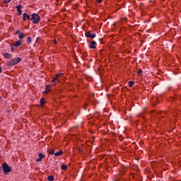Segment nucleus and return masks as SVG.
Segmentation results:
<instances>
[{
    "label": "nucleus",
    "instance_id": "nucleus-19",
    "mask_svg": "<svg viewBox=\"0 0 181 181\" xmlns=\"http://www.w3.org/2000/svg\"><path fill=\"white\" fill-rule=\"evenodd\" d=\"M134 83H135L134 81H129V86L130 87H132V86H134Z\"/></svg>",
    "mask_w": 181,
    "mask_h": 181
},
{
    "label": "nucleus",
    "instance_id": "nucleus-4",
    "mask_svg": "<svg viewBox=\"0 0 181 181\" xmlns=\"http://www.w3.org/2000/svg\"><path fill=\"white\" fill-rule=\"evenodd\" d=\"M85 36L90 39H94L97 35L95 33H93L91 31H88L86 33Z\"/></svg>",
    "mask_w": 181,
    "mask_h": 181
},
{
    "label": "nucleus",
    "instance_id": "nucleus-24",
    "mask_svg": "<svg viewBox=\"0 0 181 181\" xmlns=\"http://www.w3.org/2000/svg\"><path fill=\"white\" fill-rule=\"evenodd\" d=\"M21 30H17L16 32V35H21Z\"/></svg>",
    "mask_w": 181,
    "mask_h": 181
},
{
    "label": "nucleus",
    "instance_id": "nucleus-17",
    "mask_svg": "<svg viewBox=\"0 0 181 181\" xmlns=\"http://www.w3.org/2000/svg\"><path fill=\"white\" fill-rule=\"evenodd\" d=\"M27 43L28 45H30V43H32V37H28V38H27Z\"/></svg>",
    "mask_w": 181,
    "mask_h": 181
},
{
    "label": "nucleus",
    "instance_id": "nucleus-16",
    "mask_svg": "<svg viewBox=\"0 0 181 181\" xmlns=\"http://www.w3.org/2000/svg\"><path fill=\"white\" fill-rule=\"evenodd\" d=\"M47 180L49 181H53V180H54V177H53V175H49L47 177Z\"/></svg>",
    "mask_w": 181,
    "mask_h": 181
},
{
    "label": "nucleus",
    "instance_id": "nucleus-22",
    "mask_svg": "<svg viewBox=\"0 0 181 181\" xmlns=\"http://www.w3.org/2000/svg\"><path fill=\"white\" fill-rule=\"evenodd\" d=\"M87 107H88V104L85 103L83 106L84 110H87Z\"/></svg>",
    "mask_w": 181,
    "mask_h": 181
},
{
    "label": "nucleus",
    "instance_id": "nucleus-21",
    "mask_svg": "<svg viewBox=\"0 0 181 181\" xmlns=\"http://www.w3.org/2000/svg\"><path fill=\"white\" fill-rule=\"evenodd\" d=\"M12 0H4V4H9V2Z\"/></svg>",
    "mask_w": 181,
    "mask_h": 181
},
{
    "label": "nucleus",
    "instance_id": "nucleus-28",
    "mask_svg": "<svg viewBox=\"0 0 181 181\" xmlns=\"http://www.w3.org/2000/svg\"><path fill=\"white\" fill-rule=\"evenodd\" d=\"M11 52H13V47H11Z\"/></svg>",
    "mask_w": 181,
    "mask_h": 181
},
{
    "label": "nucleus",
    "instance_id": "nucleus-27",
    "mask_svg": "<svg viewBox=\"0 0 181 181\" xmlns=\"http://www.w3.org/2000/svg\"><path fill=\"white\" fill-rule=\"evenodd\" d=\"M83 56H84L85 57H87V56H88L87 52L85 53V54H83Z\"/></svg>",
    "mask_w": 181,
    "mask_h": 181
},
{
    "label": "nucleus",
    "instance_id": "nucleus-18",
    "mask_svg": "<svg viewBox=\"0 0 181 181\" xmlns=\"http://www.w3.org/2000/svg\"><path fill=\"white\" fill-rule=\"evenodd\" d=\"M62 170H67V165H62L61 167Z\"/></svg>",
    "mask_w": 181,
    "mask_h": 181
},
{
    "label": "nucleus",
    "instance_id": "nucleus-30",
    "mask_svg": "<svg viewBox=\"0 0 181 181\" xmlns=\"http://www.w3.org/2000/svg\"><path fill=\"white\" fill-rule=\"evenodd\" d=\"M57 42H54V44L56 45Z\"/></svg>",
    "mask_w": 181,
    "mask_h": 181
},
{
    "label": "nucleus",
    "instance_id": "nucleus-11",
    "mask_svg": "<svg viewBox=\"0 0 181 181\" xmlns=\"http://www.w3.org/2000/svg\"><path fill=\"white\" fill-rule=\"evenodd\" d=\"M3 56L4 57H5L6 59H12V55H11V54L8 53V52H4L3 53Z\"/></svg>",
    "mask_w": 181,
    "mask_h": 181
},
{
    "label": "nucleus",
    "instance_id": "nucleus-14",
    "mask_svg": "<svg viewBox=\"0 0 181 181\" xmlns=\"http://www.w3.org/2000/svg\"><path fill=\"white\" fill-rule=\"evenodd\" d=\"M47 152H48L49 155H54V150H53V149L47 150Z\"/></svg>",
    "mask_w": 181,
    "mask_h": 181
},
{
    "label": "nucleus",
    "instance_id": "nucleus-8",
    "mask_svg": "<svg viewBox=\"0 0 181 181\" xmlns=\"http://www.w3.org/2000/svg\"><path fill=\"white\" fill-rule=\"evenodd\" d=\"M22 5L16 6V9L18 11V15L21 16L22 15Z\"/></svg>",
    "mask_w": 181,
    "mask_h": 181
},
{
    "label": "nucleus",
    "instance_id": "nucleus-5",
    "mask_svg": "<svg viewBox=\"0 0 181 181\" xmlns=\"http://www.w3.org/2000/svg\"><path fill=\"white\" fill-rule=\"evenodd\" d=\"M61 76H62V74H57L55 76V77L52 78V83L53 86H56V81H57V80H59V78H60Z\"/></svg>",
    "mask_w": 181,
    "mask_h": 181
},
{
    "label": "nucleus",
    "instance_id": "nucleus-15",
    "mask_svg": "<svg viewBox=\"0 0 181 181\" xmlns=\"http://www.w3.org/2000/svg\"><path fill=\"white\" fill-rule=\"evenodd\" d=\"M50 90H51L50 85L47 86L45 88V93H49V91H50Z\"/></svg>",
    "mask_w": 181,
    "mask_h": 181
},
{
    "label": "nucleus",
    "instance_id": "nucleus-25",
    "mask_svg": "<svg viewBox=\"0 0 181 181\" xmlns=\"http://www.w3.org/2000/svg\"><path fill=\"white\" fill-rule=\"evenodd\" d=\"M175 100H176L175 97H172L170 99V101H175Z\"/></svg>",
    "mask_w": 181,
    "mask_h": 181
},
{
    "label": "nucleus",
    "instance_id": "nucleus-26",
    "mask_svg": "<svg viewBox=\"0 0 181 181\" xmlns=\"http://www.w3.org/2000/svg\"><path fill=\"white\" fill-rule=\"evenodd\" d=\"M98 4H101L103 2V0H97Z\"/></svg>",
    "mask_w": 181,
    "mask_h": 181
},
{
    "label": "nucleus",
    "instance_id": "nucleus-13",
    "mask_svg": "<svg viewBox=\"0 0 181 181\" xmlns=\"http://www.w3.org/2000/svg\"><path fill=\"white\" fill-rule=\"evenodd\" d=\"M23 37H25V33H21V34L18 35V38L20 39V40H22Z\"/></svg>",
    "mask_w": 181,
    "mask_h": 181
},
{
    "label": "nucleus",
    "instance_id": "nucleus-3",
    "mask_svg": "<svg viewBox=\"0 0 181 181\" xmlns=\"http://www.w3.org/2000/svg\"><path fill=\"white\" fill-rule=\"evenodd\" d=\"M2 168L5 175H8V173L12 172V168L9 167V165L6 163H4L3 164Z\"/></svg>",
    "mask_w": 181,
    "mask_h": 181
},
{
    "label": "nucleus",
    "instance_id": "nucleus-20",
    "mask_svg": "<svg viewBox=\"0 0 181 181\" xmlns=\"http://www.w3.org/2000/svg\"><path fill=\"white\" fill-rule=\"evenodd\" d=\"M40 103L41 105H43L45 104V99L44 98L40 99Z\"/></svg>",
    "mask_w": 181,
    "mask_h": 181
},
{
    "label": "nucleus",
    "instance_id": "nucleus-31",
    "mask_svg": "<svg viewBox=\"0 0 181 181\" xmlns=\"http://www.w3.org/2000/svg\"><path fill=\"white\" fill-rule=\"evenodd\" d=\"M1 100V96H0V100Z\"/></svg>",
    "mask_w": 181,
    "mask_h": 181
},
{
    "label": "nucleus",
    "instance_id": "nucleus-12",
    "mask_svg": "<svg viewBox=\"0 0 181 181\" xmlns=\"http://www.w3.org/2000/svg\"><path fill=\"white\" fill-rule=\"evenodd\" d=\"M54 156H62V155H63V151H59L57 153H54Z\"/></svg>",
    "mask_w": 181,
    "mask_h": 181
},
{
    "label": "nucleus",
    "instance_id": "nucleus-9",
    "mask_svg": "<svg viewBox=\"0 0 181 181\" xmlns=\"http://www.w3.org/2000/svg\"><path fill=\"white\" fill-rule=\"evenodd\" d=\"M39 158L37 159V162H40L43 158H46V156L45 154L40 153L38 154Z\"/></svg>",
    "mask_w": 181,
    "mask_h": 181
},
{
    "label": "nucleus",
    "instance_id": "nucleus-23",
    "mask_svg": "<svg viewBox=\"0 0 181 181\" xmlns=\"http://www.w3.org/2000/svg\"><path fill=\"white\" fill-rule=\"evenodd\" d=\"M142 73V69H139L137 71V74H141Z\"/></svg>",
    "mask_w": 181,
    "mask_h": 181
},
{
    "label": "nucleus",
    "instance_id": "nucleus-1",
    "mask_svg": "<svg viewBox=\"0 0 181 181\" xmlns=\"http://www.w3.org/2000/svg\"><path fill=\"white\" fill-rule=\"evenodd\" d=\"M21 60H22L21 57H15L6 62V66H15L16 64L21 63Z\"/></svg>",
    "mask_w": 181,
    "mask_h": 181
},
{
    "label": "nucleus",
    "instance_id": "nucleus-2",
    "mask_svg": "<svg viewBox=\"0 0 181 181\" xmlns=\"http://www.w3.org/2000/svg\"><path fill=\"white\" fill-rule=\"evenodd\" d=\"M30 21H32L33 23L35 25H37L40 22V16L37 13H33L31 15Z\"/></svg>",
    "mask_w": 181,
    "mask_h": 181
},
{
    "label": "nucleus",
    "instance_id": "nucleus-29",
    "mask_svg": "<svg viewBox=\"0 0 181 181\" xmlns=\"http://www.w3.org/2000/svg\"><path fill=\"white\" fill-rule=\"evenodd\" d=\"M0 73H2V68L0 66Z\"/></svg>",
    "mask_w": 181,
    "mask_h": 181
},
{
    "label": "nucleus",
    "instance_id": "nucleus-10",
    "mask_svg": "<svg viewBox=\"0 0 181 181\" xmlns=\"http://www.w3.org/2000/svg\"><path fill=\"white\" fill-rule=\"evenodd\" d=\"M23 42V40H18L16 43L13 44V46L15 47H19V46H21V45H22V42Z\"/></svg>",
    "mask_w": 181,
    "mask_h": 181
},
{
    "label": "nucleus",
    "instance_id": "nucleus-7",
    "mask_svg": "<svg viewBox=\"0 0 181 181\" xmlns=\"http://www.w3.org/2000/svg\"><path fill=\"white\" fill-rule=\"evenodd\" d=\"M26 19H27L28 21H29L30 19H31V18H30V15H28V13H24L23 14V20L25 21H26Z\"/></svg>",
    "mask_w": 181,
    "mask_h": 181
},
{
    "label": "nucleus",
    "instance_id": "nucleus-6",
    "mask_svg": "<svg viewBox=\"0 0 181 181\" xmlns=\"http://www.w3.org/2000/svg\"><path fill=\"white\" fill-rule=\"evenodd\" d=\"M97 47V42L95 41H90L89 49H95Z\"/></svg>",
    "mask_w": 181,
    "mask_h": 181
}]
</instances>
